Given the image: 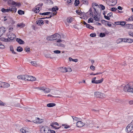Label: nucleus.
<instances>
[{
  "label": "nucleus",
  "instance_id": "bb28decb",
  "mask_svg": "<svg viewBox=\"0 0 133 133\" xmlns=\"http://www.w3.org/2000/svg\"><path fill=\"white\" fill-rule=\"evenodd\" d=\"M29 76L27 75H24V80L25 81H28L29 78Z\"/></svg>",
  "mask_w": 133,
  "mask_h": 133
},
{
  "label": "nucleus",
  "instance_id": "864d4df0",
  "mask_svg": "<svg viewBox=\"0 0 133 133\" xmlns=\"http://www.w3.org/2000/svg\"><path fill=\"white\" fill-rule=\"evenodd\" d=\"M72 117L74 121L75 120V121H77L78 120V119H79V118L77 117H75L74 116H72Z\"/></svg>",
  "mask_w": 133,
  "mask_h": 133
},
{
  "label": "nucleus",
  "instance_id": "79ce46f5",
  "mask_svg": "<svg viewBox=\"0 0 133 133\" xmlns=\"http://www.w3.org/2000/svg\"><path fill=\"white\" fill-rule=\"evenodd\" d=\"M83 3L86 5L88 4V0H82Z\"/></svg>",
  "mask_w": 133,
  "mask_h": 133
},
{
  "label": "nucleus",
  "instance_id": "f3484780",
  "mask_svg": "<svg viewBox=\"0 0 133 133\" xmlns=\"http://www.w3.org/2000/svg\"><path fill=\"white\" fill-rule=\"evenodd\" d=\"M44 21L42 20H39L38 21H37L36 22V24H37L39 25L40 24H44Z\"/></svg>",
  "mask_w": 133,
  "mask_h": 133
},
{
  "label": "nucleus",
  "instance_id": "69168bd1",
  "mask_svg": "<svg viewBox=\"0 0 133 133\" xmlns=\"http://www.w3.org/2000/svg\"><path fill=\"white\" fill-rule=\"evenodd\" d=\"M25 50L27 52L30 51V48L29 47H27L25 48Z\"/></svg>",
  "mask_w": 133,
  "mask_h": 133
},
{
  "label": "nucleus",
  "instance_id": "c9c22d12",
  "mask_svg": "<svg viewBox=\"0 0 133 133\" xmlns=\"http://www.w3.org/2000/svg\"><path fill=\"white\" fill-rule=\"evenodd\" d=\"M56 45L59 46H61L63 47H64L65 46V45L64 44L61 43H56Z\"/></svg>",
  "mask_w": 133,
  "mask_h": 133
},
{
  "label": "nucleus",
  "instance_id": "c03bdc74",
  "mask_svg": "<svg viewBox=\"0 0 133 133\" xmlns=\"http://www.w3.org/2000/svg\"><path fill=\"white\" fill-rule=\"evenodd\" d=\"M58 10V8L56 6H55V7H54L52 8V10L53 11H55L56 12V10Z\"/></svg>",
  "mask_w": 133,
  "mask_h": 133
},
{
  "label": "nucleus",
  "instance_id": "338daca9",
  "mask_svg": "<svg viewBox=\"0 0 133 133\" xmlns=\"http://www.w3.org/2000/svg\"><path fill=\"white\" fill-rule=\"evenodd\" d=\"M128 20L130 21H133V15L129 17L128 18Z\"/></svg>",
  "mask_w": 133,
  "mask_h": 133
},
{
  "label": "nucleus",
  "instance_id": "b1692460",
  "mask_svg": "<svg viewBox=\"0 0 133 133\" xmlns=\"http://www.w3.org/2000/svg\"><path fill=\"white\" fill-rule=\"evenodd\" d=\"M3 84V88H8L10 86V84L4 82Z\"/></svg>",
  "mask_w": 133,
  "mask_h": 133
},
{
  "label": "nucleus",
  "instance_id": "4be33fe9",
  "mask_svg": "<svg viewBox=\"0 0 133 133\" xmlns=\"http://www.w3.org/2000/svg\"><path fill=\"white\" fill-rule=\"evenodd\" d=\"M46 39L47 40L49 41H52L53 40H54L52 36V35L48 36L46 38Z\"/></svg>",
  "mask_w": 133,
  "mask_h": 133
},
{
  "label": "nucleus",
  "instance_id": "603ef678",
  "mask_svg": "<svg viewBox=\"0 0 133 133\" xmlns=\"http://www.w3.org/2000/svg\"><path fill=\"white\" fill-rule=\"evenodd\" d=\"M44 121V119H40L39 118V120L38 121V122H37L38 123H42Z\"/></svg>",
  "mask_w": 133,
  "mask_h": 133
},
{
  "label": "nucleus",
  "instance_id": "7c9ffc66",
  "mask_svg": "<svg viewBox=\"0 0 133 133\" xmlns=\"http://www.w3.org/2000/svg\"><path fill=\"white\" fill-rule=\"evenodd\" d=\"M91 124V121L89 120H87L86 122V125L88 127H90V125Z\"/></svg>",
  "mask_w": 133,
  "mask_h": 133
},
{
  "label": "nucleus",
  "instance_id": "4d7b16f0",
  "mask_svg": "<svg viewBox=\"0 0 133 133\" xmlns=\"http://www.w3.org/2000/svg\"><path fill=\"white\" fill-rule=\"evenodd\" d=\"M14 5H15V6H21V4L19 3H17L16 2V3H15Z\"/></svg>",
  "mask_w": 133,
  "mask_h": 133
},
{
  "label": "nucleus",
  "instance_id": "39448f33",
  "mask_svg": "<svg viewBox=\"0 0 133 133\" xmlns=\"http://www.w3.org/2000/svg\"><path fill=\"white\" fill-rule=\"evenodd\" d=\"M94 94L95 97L97 98H102L105 97V95L103 93H102L99 91L95 92Z\"/></svg>",
  "mask_w": 133,
  "mask_h": 133
},
{
  "label": "nucleus",
  "instance_id": "2eb2a0df",
  "mask_svg": "<svg viewBox=\"0 0 133 133\" xmlns=\"http://www.w3.org/2000/svg\"><path fill=\"white\" fill-rule=\"evenodd\" d=\"M0 40L5 42L10 41L9 40V39H8V38H5L3 37H1V36H0Z\"/></svg>",
  "mask_w": 133,
  "mask_h": 133
},
{
  "label": "nucleus",
  "instance_id": "0e129e2a",
  "mask_svg": "<svg viewBox=\"0 0 133 133\" xmlns=\"http://www.w3.org/2000/svg\"><path fill=\"white\" fill-rule=\"evenodd\" d=\"M6 9L4 8H3L1 9V11L2 12L5 13L6 12Z\"/></svg>",
  "mask_w": 133,
  "mask_h": 133
},
{
  "label": "nucleus",
  "instance_id": "7ed1b4c3",
  "mask_svg": "<svg viewBox=\"0 0 133 133\" xmlns=\"http://www.w3.org/2000/svg\"><path fill=\"white\" fill-rule=\"evenodd\" d=\"M13 29L12 28H10L9 29V32H8L7 34L8 38L9 39V40L10 41L13 40L15 37V36L14 34L10 32L11 31H12Z\"/></svg>",
  "mask_w": 133,
  "mask_h": 133
},
{
  "label": "nucleus",
  "instance_id": "de8ad7c7",
  "mask_svg": "<svg viewBox=\"0 0 133 133\" xmlns=\"http://www.w3.org/2000/svg\"><path fill=\"white\" fill-rule=\"evenodd\" d=\"M5 48V46L4 45L2 44L1 43H0V49H3Z\"/></svg>",
  "mask_w": 133,
  "mask_h": 133
},
{
  "label": "nucleus",
  "instance_id": "e433bc0d",
  "mask_svg": "<svg viewBox=\"0 0 133 133\" xmlns=\"http://www.w3.org/2000/svg\"><path fill=\"white\" fill-rule=\"evenodd\" d=\"M31 63L32 65L35 66H36L37 65V64L36 61H32Z\"/></svg>",
  "mask_w": 133,
  "mask_h": 133
},
{
  "label": "nucleus",
  "instance_id": "20e7f679",
  "mask_svg": "<svg viewBox=\"0 0 133 133\" xmlns=\"http://www.w3.org/2000/svg\"><path fill=\"white\" fill-rule=\"evenodd\" d=\"M133 130V120L126 128L125 131L127 132H131Z\"/></svg>",
  "mask_w": 133,
  "mask_h": 133
},
{
  "label": "nucleus",
  "instance_id": "680f3d73",
  "mask_svg": "<svg viewBox=\"0 0 133 133\" xmlns=\"http://www.w3.org/2000/svg\"><path fill=\"white\" fill-rule=\"evenodd\" d=\"M112 12H110L109 14H108L107 16L109 17H111V16H112Z\"/></svg>",
  "mask_w": 133,
  "mask_h": 133
},
{
  "label": "nucleus",
  "instance_id": "412c9836",
  "mask_svg": "<svg viewBox=\"0 0 133 133\" xmlns=\"http://www.w3.org/2000/svg\"><path fill=\"white\" fill-rule=\"evenodd\" d=\"M57 11H56V12H55V13H53L50 16V17H46L44 18H41L42 19H44L45 18H50L52 16H53L54 15H56V14H57Z\"/></svg>",
  "mask_w": 133,
  "mask_h": 133
},
{
  "label": "nucleus",
  "instance_id": "72a5a7b5",
  "mask_svg": "<svg viewBox=\"0 0 133 133\" xmlns=\"http://www.w3.org/2000/svg\"><path fill=\"white\" fill-rule=\"evenodd\" d=\"M39 120V118L38 117L36 118L35 120L32 121V122L35 123H38L37 122H38Z\"/></svg>",
  "mask_w": 133,
  "mask_h": 133
},
{
  "label": "nucleus",
  "instance_id": "f8f14e48",
  "mask_svg": "<svg viewBox=\"0 0 133 133\" xmlns=\"http://www.w3.org/2000/svg\"><path fill=\"white\" fill-rule=\"evenodd\" d=\"M103 78H102L101 79L98 80H96V81H92V83H95L98 84L102 82L103 81Z\"/></svg>",
  "mask_w": 133,
  "mask_h": 133
},
{
  "label": "nucleus",
  "instance_id": "f257e3e1",
  "mask_svg": "<svg viewBox=\"0 0 133 133\" xmlns=\"http://www.w3.org/2000/svg\"><path fill=\"white\" fill-rule=\"evenodd\" d=\"M123 90L125 92H133V82L129 83L125 86Z\"/></svg>",
  "mask_w": 133,
  "mask_h": 133
},
{
  "label": "nucleus",
  "instance_id": "e2e57ef3",
  "mask_svg": "<svg viewBox=\"0 0 133 133\" xmlns=\"http://www.w3.org/2000/svg\"><path fill=\"white\" fill-rule=\"evenodd\" d=\"M89 12L90 13V14L91 15H93L92 14L93 12L92 10L91 9H90V10H89Z\"/></svg>",
  "mask_w": 133,
  "mask_h": 133
},
{
  "label": "nucleus",
  "instance_id": "774afa93",
  "mask_svg": "<svg viewBox=\"0 0 133 133\" xmlns=\"http://www.w3.org/2000/svg\"><path fill=\"white\" fill-rule=\"evenodd\" d=\"M129 35L131 36H132L133 37V33L131 32H129Z\"/></svg>",
  "mask_w": 133,
  "mask_h": 133
},
{
  "label": "nucleus",
  "instance_id": "9b49d317",
  "mask_svg": "<svg viewBox=\"0 0 133 133\" xmlns=\"http://www.w3.org/2000/svg\"><path fill=\"white\" fill-rule=\"evenodd\" d=\"M4 20V21L7 20L8 22L10 23H11L12 24H14L15 22H14L12 18H8L6 19H5Z\"/></svg>",
  "mask_w": 133,
  "mask_h": 133
},
{
  "label": "nucleus",
  "instance_id": "6ab92c4d",
  "mask_svg": "<svg viewBox=\"0 0 133 133\" xmlns=\"http://www.w3.org/2000/svg\"><path fill=\"white\" fill-rule=\"evenodd\" d=\"M56 105V104L54 103H50L47 104V106L48 107H52Z\"/></svg>",
  "mask_w": 133,
  "mask_h": 133
},
{
  "label": "nucleus",
  "instance_id": "a211bd4d",
  "mask_svg": "<svg viewBox=\"0 0 133 133\" xmlns=\"http://www.w3.org/2000/svg\"><path fill=\"white\" fill-rule=\"evenodd\" d=\"M27 128L25 127H23L20 130V132L23 133H25L26 132Z\"/></svg>",
  "mask_w": 133,
  "mask_h": 133
},
{
  "label": "nucleus",
  "instance_id": "cd10ccee",
  "mask_svg": "<svg viewBox=\"0 0 133 133\" xmlns=\"http://www.w3.org/2000/svg\"><path fill=\"white\" fill-rule=\"evenodd\" d=\"M16 2L12 0H9L8 1V3L9 4H11L14 5L15 4Z\"/></svg>",
  "mask_w": 133,
  "mask_h": 133
},
{
  "label": "nucleus",
  "instance_id": "09e8293b",
  "mask_svg": "<svg viewBox=\"0 0 133 133\" xmlns=\"http://www.w3.org/2000/svg\"><path fill=\"white\" fill-rule=\"evenodd\" d=\"M32 28L35 30H36L38 29V28L36 25H32Z\"/></svg>",
  "mask_w": 133,
  "mask_h": 133
},
{
  "label": "nucleus",
  "instance_id": "c756f323",
  "mask_svg": "<svg viewBox=\"0 0 133 133\" xmlns=\"http://www.w3.org/2000/svg\"><path fill=\"white\" fill-rule=\"evenodd\" d=\"M51 14V12H44L43 13H40L39 14L40 15H48L49 14Z\"/></svg>",
  "mask_w": 133,
  "mask_h": 133
},
{
  "label": "nucleus",
  "instance_id": "a19ab883",
  "mask_svg": "<svg viewBox=\"0 0 133 133\" xmlns=\"http://www.w3.org/2000/svg\"><path fill=\"white\" fill-rule=\"evenodd\" d=\"M100 7H99V8L100 9V8L102 10H104L105 9V6L102 4H100L99 5Z\"/></svg>",
  "mask_w": 133,
  "mask_h": 133
},
{
  "label": "nucleus",
  "instance_id": "37998d69",
  "mask_svg": "<svg viewBox=\"0 0 133 133\" xmlns=\"http://www.w3.org/2000/svg\"><path fill=\"white\" fill-rule=\"evenodd\" d=\"M73 19V18L72 17L68 18L67 19V21L69 23H71L72 22Z\"/></svg>",
  "mask_w": 133,
  "mask_h": 133
},
{
  "label": "nucleus",
  "instance_id": "6e6d98bb",
  "mask_svg": "<svg viewBox=\"0 0 133 133\" xmlns=\"http://www.w3.org/2000/svg\"><path fill=\"white\" fill-rule=\"evenodd\" d=\"M95 67L93 65H91L90 67V68L93 71L95 70Z\"/></svg>",
  "mask_w": 133,
  "mask_h": 133
},
{
  "label": "nucleus",
  "instance_id": "5701e85b",
  "mask_svg": "<svg viewBox=\"0 0 133 133\" xmlns=\"http://www.w3.org/2000/svg\"><path fill=\"white\" fill-rule=\"evenodd\" d=\"M43 90L44 91L45 93H48L50 91V89L44 87L43 88Z\"/></svg>",
  "mask_w": 133,
  "mask_h": 133
},
{
  "label": "nucleus",
  "instance_id": "6e6552de",
  "mask_svg": "<svg viewBox=\"0 0 133 133\" xmlns=\"http://www.w3.org/2000/svg\"><path fill=\"white\" fill-rule=\"evenodd\" d=\"M85 123L82 122V121H79L77 122L76 125L78 127H81L85 125Z\"/></svg>",
  "mask_w": 133,
  "mask_h": 133
},
{
  "label": "nucleus",
  "instance_id": "f704fd0d",
  "mask_svg": "<svg viewBox=\"0 0 133 133\" xmlns=\"http://www.w3.org/2000/svg\"><path fill=\"white\" fill-rule=\"evenodd\" d=\"M127 42L129 43H132L133 42V39L129 38H127Z\"/></svg>",
  "mask_w": 133,
  "mask_h": 133
},
{
  "label": "nucleus",
  "instance_id": "58836bf2",
  "mask_svg": "<svg viewBox=\"0 0 133 133\" xmlns=\"http://www.w3.org/2000/svg\"><path fill=\"white\" fill-rule=\"evenodd\" d=\"M93 21L94 20L92 18H90L88 19V23H90L94 22Z\"/></svg>",
  "mask_w": 133,
  "mask_h": 133
},
{
  "label": "nucleus",
  "instance_id": "5fc2aeb1",
  "mask_svg": "<svg viewBox=\"0 0 133 133\" xmlns=\"http://www.w3.org/2000/svg\"><path fill=\"white\" fill-rule=\"evenodd\" d=\"M6 104L5 103L3 102L0 100V105L4 106Z\"/></svg>",
  "mask_w": 133,
  "mask_h": 133
},
{
  "label": "nucleus",
  "instance_id": "0eeeda50",
  "mask_svg": "<svg viewBox=\"0 0 133 133\" xmlns=\"http://www.w3.org/2000/svg\"><path fill=\"white\" fill-rule=\"evenodd\" d=\"M55 125H57L58 126L59 125L58 124L57 122H52L51 124L50 125L52 127H53L54 128H55L56 129H58L61 128V126H60L59 127L56 128V126H55Z\"/></svg>",
  "mask_w": 133,
  "mask_h": 133
},
{
  "label": "nucleus",
  "instance_id": "3c124183",
  "mask_svg": "<svg viewBox=\"0 0 133 133\" xmlns=\"http://www.w3.org/2000/svg\"><path fill=\"white\" fill-rule=\"evenodd\" d=\"M90 36L92 37H94L96 36V34L95 33H92L90 34Z\"/></svg>",
  "mask_w": 133,
  "mask_h": 133
},
{
  "label": "nucleus",
  "instance_id": "a18cd8bd",
  "mask_svg": "<svg viewBox=\"0 0 133 133\" xmlns=\"http://www.w3.org/2000/svg\"><path fill=\"white\" fill-rule=\"evenodd\" d=\"M86 27L87 28H89V29H91L93 30L94 29V27L91 26V25H86Z\"/></svg>",
  "mask_w": 133,
  "mask_h": 133
},
{
  "label": "nucleus",
  "instance_id": "f03ea898",
  "mask_svg": "<svg viewBox=\"0 0 133 133\" xmlns=\"http://www.w3.org/2000/svg\"><path fill=\"white\" fill-rule=\"evenodd\" d=\"M126 23V22L125 21H118L117 22H114L112 23L110 22L105 21V24H107V25H112V24L113 25H132L131 24H125Z\"/></svg>",
  "mask_w": 133,
  "mask_h": 133
},
{
  "label": "nucleus",
  "instance_id": "a878e982",
  "mask_svg": "<svg viewBox=\"0 0 133 133\" xmlns=\"http://www.w3.org/2000/svg\"><path fill=\"white\" fill-rule=\"evenodd\" d=\"M10 50L12 52V53L14 54H16L17 53L14 51L13 47L12 45H10Z\"/></svg>",
  "mask_w": 133,
  "mask_h": 133
},
{
  "label": "nucleus",
  "instance_id": "8fccbe9b",
  "mask_svg": "<svg viewBox=\"0 0 133 133\" xmlns=\"http://www.w3.org/2000/svg\"><path fill=\"white\" fill-rule=\"evenodd\" d=\"M72 70L70 68H66V72H70L72 71Z\"/></svg>",
  "mask_w": 133,
  "mask_h": 133
},
{
  "label": "nucleus",
  "instance_id": "ddd939ff",
  "mask_svg": "<svg viewBox=\"0 0 133 133\" xmlns=\"http://www.w3.org/2000/svg\"><path fill=\"white\" fill-rule=\"evenodd\" d=\"M16 40L20 44H23L24 43V42L20 38H17Z\"/></svg>",
  "mask_w": 133,
  "mask_h": 133
},
{
  "label": "nucleus",
  "instance_id": "4c0bfd02",
  "mask_svg": "<svg viewBox=\"0 0 133 133\" xmlns=\"http://www.w3.org/2000/svg\"><path fill=\"white\" fill-rule=\"evenodd\" d=\"M24 75H19L17 76V78L19 79L24 80Z\"/></svg>",
  "mask_w": 133,
  "mask_h": 133
},
{
  "label": "nucleus",
  "instance_id": "4468645a",
  "mask_svg": "<svg viewBox=\"0 0 133 133\" xmlns=\"http://www.w3.org/2000/svg\"><path fill=\"white\" fill-rule=\"evenodd\" d=\"M28 79V81H34L36 80V78L35 77L30 75Z\"/></svg>",
  "mask_w": 133,
  "mask_h": 133
},
{
  "label": "nucleus",
  "instance_id": "bf43d9fd",
  "mask_svg": "<svg viewBox=\"0 0 133 133\" xmlns=\"http://www.w3.org/2000/svg\"><path fill=\"white\" fill-rule=\"evenodd\" d=\"M54 52L56 54H59L61 52V51L58 50H55L54 51Z\"/></svg>",
  "mask_w": 133,
  "mask_h": 133
},
{
  "label": "nucleus",
  "instance_id": "052dcab7",
  "mask_svg": "<svg viewBox=\"0 0 133 133\" xmlns=\"http://www.w3.org/2000/svg\"><path fill=\"white\" fill-rule=\"evenodd\" d=\"M117 9L116 8H113L111 9V11H115L117 10Z\"/></svg>",
  "mask_w": 133,
  "mask_h": 133
},
{
  "label": "nucleus",
  "instance_id": "dca6fc26",
  "mask_svg": "<svg viewBox=\"0 0 133 133\" xmlns=\"http://www.w3.org/2000/svg\"><path fill=\"white\" fill-rule=\"evenodd\" d=\"M6 31L5 28L3 27L2 26L0 28V32L2 33L3 34Z\"/></svg>",
  "mask_w": 133,
  "mask_h": 133
},
{
  "label": "nucleus",
  "instance_id": "49530a36",
  "mask_svg": "<svg viewBox=\"0 0 133 133\" xmlns=\"http://www.w3.org/2000/svg\"><path fill=\"white\" fill-rule=\"evenodd\" d=\"M105 36V34L104 33H101L99 34V36L101 37H103Z\"/></svg>",
  "mask_w": 133,
  "mask_h": 133
},
{
  "label": "nucleus",
  "instance_id": "13d9d810",
  "mask_svg": "<svg viewBox=\"0 0 133 133\" xmlns=\"http://www.w3.org/2000/svg\"><path fill=\"white\" fill-rule=\"evenodd\" d=\"M95 11H94V13L96 16H97L98 14V13L97 12L96 9H94Z\"/></svg>",
  "mask_w": 133,
  "mask_h": 133
},
{
  "label": "nucleus",
  "instance_id": "9d476101",
  "mask_svg": "<svg viewBox=\"0 0 133 133\" xmlns=\"http://www.w3.org/2000/svg\"><path fill=\"white\" fill-rule=\"evenodd\" d=\"M52 36L54 40H56L58 38L60 39L61 38V36L58 33H56L52 35Z\"/></svg>",
  "mask_w": 133,
  "mask_h": 133
},
{
  "label": "nucleus",
  "instance_id": "aec40b11",
  "mask_svg": "<svg viewBox=\"0 0 133 133\" xmlns=\"http://www.w3.org/2000/svg\"><path fill=\"white\" fill-rule=\"evenodd\" d=\"M39 7L36 6L35 9H32L33 11L36 13H38L39 11Z\"/></svg>",
  "mask_w": 133,
  "mask_h": 133
},
{
  "label": "nucleus",
  "instance_id": "1a4fd4ad",
  "mask_svg": "<svg viewBox=\"0 0 133 133\" xmlns=\"http://www.w3.org/2000/svg\"><path fill=\"white\" fill-rule=\"evenodd\" d=\"M94 18L95 21H94V23L96 24V25H101V24L100 23H99L98 22L96 21H99V18L98 17H97V16H94V17H93Z\"/></svg>",
  "mask_w": 133,
  "mask_h": 133
},
{
  "label": "nucleus",
  "instance_id": "393cba45",
  "mask_svg": "<svg viewBox=\"0 0 133 133\" xmlns=\"http://www.w3.org/2000/svg\"><path fill=\"white\" fill-rule=\"evenodd\" d=\"M66 68L65 67L60 68L59 70L62 72H66Z\"/></svg>",
  "mask_w": 133,
  "mask_h": 133
},
{
  "label": "nucleus",
  "instance_id": "473e14b6",
  "mask_svg": "<svg viewBox=\"0 0 133 133\" xmlns=\"http://www.w3.org/2000/svg\"><path fill=\"white\" fill-rule=\"evenodd\" d=\"M93 8L94 9H96L95 8V6L97 7H97L99 8V6L98 4L95 3H94L92 4Z\"/></svg>",
  "mask_w": 133,
  "mask_h": 133
},
{
  "label": "nucleus",
  "instance_id": "c85d7f7f",
  "mask_svg": "<svg viewBox=\"0 0 133 133\" xmlns=\"http://www.w3.org/2000/svg\"><path fill=\"white\" fill-rule=\"evenodd\" d=\"M16 50L17 51L21 52L23 51V49L20 46H19L17 47Z\"/></svg>",
  "mask_w": 133,
  "mask_h": 133
},
{
  "label": "nucleus",
  "instance_id": "2f4dec72",
  "mask_svg": "<svg viewBox=\"0 0 133 133\" xmlns=\"http://www.w3.org/2000/svg\"><path fill=\"white\" fill-rule=\"evenodd\" d=\"M18 13L20 15H22L24 14V12L23 11L19 10L18 11Z\"/></svg>",
  "mask_w": 133,
  "mask_h": 133
},
{
  "label": "nucleus",
  "instance_id": "423d86ee",
  "mask_svg": "<svg viewBox=\"0 0 133 133\" xmlns=\"http://www.w3.org/2000/svg\"><path fill=\"white\" fill-rule=\"evenodd\" d=\"M17 9L16 8V7L13 6L11 8H9V9H6V12H10L12 11L15 13L16 12Z\"/></svg>",
  "mask_w": 133,
  "mask_h": 133
},
{
  "label": "nucleus",
  "instance_id": "ea45409f",
  "mask_svg": "<svg viewBox=\"0 0 133 133\" xmlns=\"http://www.w3.org/2000/svg\"><path fill=\"white\" fill-rule=\"evenodd\" d=\"M79 3V0H75V5L76 6H77Z\"/></svg>",
  "mask_w": 133,
  "mask_h": 133
}]
</instances>
